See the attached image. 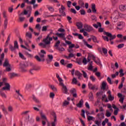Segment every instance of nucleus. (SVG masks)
<instances>
[{"label":"nucleus","mask_w":126,"mask_h":126,"mask_svg":"<svg viewBox=\"0 0 126 126\" xmlns=\"http://www.w3.org/2000/svg\"><path fill=\"white\" fill-rule=\"evenodd\" d=\"M19 56L21 58V59H22V60H26V58L24 57V55L22 54L21 53H19Z\"/></svg>","instance_id":"nucleus-35"},{"label":"nucleus","mask_w":126,"mask_h":126,"mask_svg":"<svg viewBox=\"0 0 126 126\" xmlns=\"http://www.w3.org/2000/svg\"><path fill=\"white\" fill-rule=\"evenodd\" d=\"M90 79H91L93 82H95L96 81V78L94 77V76H91L90 77Z\"/></svg>","instance_id":"nucleus-45"},{"label":"nucleus","mask_w":126,"mask_h":126,"mask_svg":"<svg viewBox=\"0 0 126 126\" xmlns=\"http://www.w3.org/2000/svg\"><path fill=\"white\" fill-rule=\"evenodd\" d=\"M1 109L4 115H8V112H7V110H6V108L4 107H3V105H1Z\"/></svg>","instance_id":"nucleus-17"},{"label":"nucleus","mask_w":126,"mask_h":126,"mask_svg":"<svg viewBox=\"0 0 126 126\" xmlns=\"http://www.w3.org/2000/svg\"><path fill=\"white\" fill-rule=\"evenodd\" d=\"M105 119V115L103 114V113H98L96 115V120H95L94 123L95 125H97L98 126H101V123H102V120Z\"/></svg>","instance_id":"nucleus-3"},{"label":"nucleus","mask_w":126,"mask_h":126,"mask_svg":"<svg viewBox=\"0 0 126 126\" xmlns=\"http://www.w3.org/2000/svg\"><path fill=\"white\" fill-rule=\"evenodd\" d=\"M8 22H7V19H5L4 20V29H6L7 27V24Z\"/></svg>","instance_id":"nucleus-30"},{"label":"nucleus","mask_w":126,"mask_h":126,"mask_svg":"<svg viewBox=\"0 0 126 126\" xmlns=\"http://www.w3.org/2000/svg\"><path fill=\"white\" fill-rule=\"evenodd\" d=\"M48 8L50 11H51V12H54V8H53V7L50 6V7H48Z\"/></svg>","instance_id":"nucleus-56"},{"label":"nucleus","mask_w":126,"mask_h":126,"mask_svg":"<svg viewBox=\"0 0 126 126\" xmlns=\"http://www.w3.org/2000/svg\"><path fill=\"white\" fill-rule=\"evenodd\" d=\"M20 22H23L25 20V17L20 16L19 17Z\"/></svg>","instance_id":"nucleus-53"},{"label":"nucleus","mask_w":126,"mask_h":126,"mask_svg":"<svg viewBox=\"0 0 126 126\" xmlns=\"http://www.w3.org/2000/svg\"><path fill=\"white\" fill-rule=\"evenodd\" d=\"M124 47H125V44H124V43H122V44H119L117 46V48L118 49H122V48H124Z\"/></svg>","instance_id":"nucleus-44"},{"label":"nucleus","mask_w":126,"mask_h":126,"mask_svg":"<svg viewBox=\"0 0 126 126\" xmlns=\"http://www.w3.org/2000/svg\"><path fill=\"white\" fill-rule=\"evenodd\" d=\"M0 95L2 98H6V95L2 92V90H0Z\"/></svg>","instance_id":"nucleus-25"},{"label":"nucleus","mask_w":126,"mask_h":126,"mask_svg":"<svg viewBox=\"0 0 126 126\" xmlns=\"http://www.w3.org/2000/svg\"><path fill=\"white\" fill-rule=\"evenodd\" d=\"M79 4L80 5V6H82V7L84 6V2L81 0L79 1Z\"/></svg>","instance_id":"nucleus-52"},{"label":"nucleus","mask_w":126,"mask_h":126,"mask_svg":"<svg viewBox=\"0 0 126 126\" xmlns=\"http://www.w3.org/2000/svg\"><path fill=\"white\" fill-rule=\"evenodd\" d=\"M48 27H49L48 26H44L42 27V29L41 30L42 32H46V31H47V30H48Z\"/></svg>","instance_id":"nucleus-33"},{"label":"nucleus","mask_w":126,"mask_h":126,"mask_svg":"<svg viewBox=\"0 0 126 126\" xmlns=\"http://www.w3.org/2000/svg\"><path fill=\"white\" fill-rule=\"evenodd\" d=\"M93 60L94 61V62L97 63V64H101V62L100 61V60H99L97 58V60H96V59H95V57L93 58Z\"/></svg>","instance_id":"nucleus-28"},{"label":"nucleus","mask_w":126,"mask_h":126,"mask_svg":"<svg viewBox=\"0 0 126 126\" xmlns=\"http://www.w3.org/2000/svg\"><path fill=\"white\" fill-rule=\"evenodd\" d=\"M57 36H58L60 38H62L63 40H65V37L64 36V33H56L55 34Z\"/></svg>","instance_id":"nucleus-14"},{"label":"nucleus","mask_w":126,"mask_h":126,"mask_svg":"<svg viewBox=\"0 0 126 126\" xmlns=\"http://www.w3.org/2000/svg\"><path fill=\"white\" fill-rule=\"evenodd\" d=\"M82 113L81 114V116L82 117V118H83L84 119H85V110L84 109H82L81 110Z\"/></svg>","instance_id":"nucleus-34"},{"label":"nucleus","mask_w":126,"mask_h":126,"mask_svg":"<svg viewBox=\"0 0 126 126\" xmlns=\"http://www.w3.org/2000/svg\"><path fill=\"white\" fill-rule=\"evenodd\" d=\"M65 9V8L63 5H61V8L59 9V12H62L63 11H64V10Z\"/></svg>","instance_id":"nucleus-37"},{"label":"nucleus","mask_w":126,"mask_h":126,"mask_svg":"<svg viewBox=\"0 0 126 126\" xmlns=\"http://www.w3.org/2000/svg\"><path fill=\"white\" fill-rule=\"evenodd\" d=\"M3 66L6 67V71H10L11 70V65L9 64L8 60L5 59L3 64Z\"/></svg>","instance_id":"nucleus-5"},{"label":"nucleus","mask_w":126,"mask_h":126,"mask_svg":"<svg viewBox=\"0 0 126 126\" xmlns=\"http://www.w3.org/2000/svg\"><path fill=\"white\" fill-rule=\"evenodd\" d=\"M53 35H55V33H53L52 32H50V33L47 35V37L43 39V43H39V46H42L43 48H46L47 45H50V44H51V41H53V38L54 40L57 41V40H58V37H55Z\"/></svg>","instance_id":"nucleus-1"},{"label":"nucleus","mask_w":126,"mask_h":126,"mask_svg":"<svg viewBox=\"0 0 126 126\" xmlns=\"http://www.w3.org/2000/svg\"><path fill=\"white\" fill-rule=\"evenodd\" d=\"M84 28L85 29V31L87 32H89L90 33V32H94V29L92 26L88 25V24H85L84 25Z\"/></svg>","instance_id":"nucleus-6"},{"label":"nucleus","mask_w":126,"mask_h":126,"mask_svg":"<svg viewBox=\"0 0 126 126\" xmlns=\"http://www.w3.org/2000/svg\"><path fill=\"white\" fill-rule=\"evenodd\" d=\"M28 113H29V111H24L22 112L21 115L22 116H23V115H27Z\"/></svg>","instance_id":"nucleus-63"},{"label":"nucleus","mask_w":126,"mask_h":126,"mask_svg":"<svg viewBox=\"0 0 126 126\" xmlns=\"http://www.w3.org/2000/svg\"><path fill=\"white\" fill-rule=\"evenodd\" d=\"M9 49L11 50L12 52L15 51V49H18V43L17 41H15L14 43V47L13 46L10 45Z\"/></svg>","instance_id":"nucleus-7"},{"label":"nucleus","mask_w":126,"mask_h":126,"mask_svg":"<svg viewBox=\"0 0 126 126\" xmlns=\"http://www.w3.org/2000/svg\"><path fill=\"white\" fill-rule=\"evenodd\" d=\"M119 9L121 11H125V10H126V4L120 5L119 6Z\"/></svg>","instance_id":"nucleus-21"},{"label":"nucleus","mask_w":126,"mask_h":126,"mask_svg":"<svg viewBox=\"0 0 126 126\" xmlns=\"http://www.w3.org/2000/svg\"><path fill=\"white\" fill-rule=\"evenodd\" d=\"M92 39L94 43H97V44L99 43V41L97 40V37H96L95 36L93 35L92 36Z\"/></svg>","instance_id":"nucleus-23"},{"label":"nucleus","mask_w":126,"mask_h":126,"mask_svg":"<svg viewBox=\"0 0 126 126\" xmlns=\"http://www.w3.org/2000/svg\"><path fill=\"white\" fill-rule=\"evenodd\" d=\"M83 42L85 45V46H86L87 47V48H89V49H92L93 48V46H92V45H91L90 44H89L86 41H85V40H83Z\"/></svg>","instance_id":"nucleus-15"},{"label":"nucleus","mask_w":126,"mask_h":126,"mask_svg":"<svg viewBox=\"0 0 126 126\" xmlns=\"http://www.w3.org/2000/svg\"><path fill=\"white\" fill-rule=\"evenodd\" d=\"M72 82L74 83V84H77V80H76V78H73L72 79Z\"/></svg>","instance_id":"nucleus-60"},{"label":"nucleus","mask_w":126,"mask_h":126,"mask_svg":"<svg viewBox=\"0 0 126 126\" xmlns=\"http://www.w3.org/2000/svg\"><path fill=\"white\" fill-rule=\"evenodd\" d=\"M70 92L71 94H72L73 97L74 98H76L77 97V94H76V90L75 89H72L70 90Z\"/></svg>","instance_id":"nucleus-13"},{"label":"nucleus","mask_w":126,"mask_h":126,"mask_svg":"<svg viewBox=\"0 0 126 126\" xmlns=\"http://www.w3.org/2000/svg\"><path fill=\"white\" fill-rule=\"evenodd\" d=\"M41 117L42 120V123L43 126H45L46 125V122H48V120L47 119V117H46V115L43 114V113H41Z\"/></svg>","instance_id":"nucleus-9"},{"label":"nucleus","mask_w":126,"mask_h":126,"mask_svg":"<svg viewBox=\"0 0 126 126\" xmlns=\"http://www.w3.org/2000/svg\"><path fill=\"white\" fill-rule=\"evenodd\" d=\"M120 17H121V18H126V14H119Z\"/></svg>","instance_id":"nucleus-51"},{"label":"nucleus","mask_w":126,"mask_h":126,"mask_svg":"<svg viewBox=\"0 0 126 126\" xmlns=\"http://www.w3.org/2000/svg\"><path fill=\"white\" fill-rule=\"evenodd\" d=\"M47 59H48L49 60H51V61H53V59H54V57L52 55H48Z\"/></svg>","instance_id":"nucleus-57"},{"label":"nucleus","mask_w":126,"mask_h":126,"mask_svg":"<svg viewBox=\"0 0 126 126\" xmlns=\"http://www.w3.org/2000/svg\"><path fill=\"white\" fill-rule=\"evenodd\" d=\"M88 87L90 89L92 90V87L93 86V84H92L90 82L88 83Z\"/></svg>","instance_id":"nucleus-59"},{"label":"nucleus","mask_w":126,"mask_h":126,"mask_svg":"<svg viewBox=\"0 0 126 126\" xmlns=\"http://www.w3.org/2000/svg\"><path fill=\"white\" fill-rule=\"evenodd\" d=\"M63 86V91L65 94H67V88L64 85H62Z\"/></svg>","instance_id":"nucleus-22"},{"label":"nucleus","mask_w":126,"mask_h":126,"mask_svg":"<svg viewBox=\"0 0 126 126\" xmlns=\"http://www.w3.org/2000/svg\"><path fill=\"white\" fill-rule=\"evenodd\" d=\"M57 49L59 52H63L64 51V48L62 46H58Z\"/></svg>","instance_id":"nucleus-29"},{"label":"nucleus","mask_w":126,"mask_h":126,"mask_svg":"<svg viewBox=\"0 0 126 126\" xmlns=\"http://www.w3.org/2000/svg\"><path fill=\"white\" fill-rule=\"evenodd\" d=\"M93 26H94V28H96L97 29L99 27H102V24L100 22H97L96 24H93Z\"/></svg>","instance_id":"nucleus-16"},{"label":"nucleus","mask_w":126,"mask_h":126,"mask_svg":"<svg viewBox=\"0 0 126 126\" xmlns=\"http://www.w3.org/2000/svg\"><path fill=\"white\" fill-rule=\"evenodd\" d=\"M58 80L60 82V84L62 85H63V80L61 78H58Z\"/></svg>","instance_id":"nucleus-42"},{"label":"nucleus","mask_w":126,"mask_h":126,"mask_svg":"<svg viewBox=\"0 0 126 126\" xmlns=\"http://www.w3.org/2000/svg\"><path fill=\"white\" fill-rule=\"evenodd\" d=\"M80 12L81 15H85V14L86 13V12H85V10H84V9L80 10Z\"/></svg>","instance_id":"nucleus-47"},{"label":"nucleus","mask_w":126,"mask_h":126,"mask_svg":"<svg viewBox=\"0 0 126 126\" xmlns=\"http://www.w3.org/2000/svg\"><path fill=\"white\" fill-rule=\"evenodd\" d=\"M32 99L33 101H34V102H35L36 103H39V99L36 98V96H35V95H33Z\"/></svg>","instance_id":"nucleus-38"},{"label":"nucleus","mask_w":126,"mask_h":126,"mask_svg":"<svg viewBox=\"0 0 126 126\" xmlns=\"http://www.w3.org/2000/svg\"><path fill=\"white\" fill-rule=\"evenodd\" d=\"M106 86H107V83H106L105 82H103L102 84V89H106Z\"/></svg>","instance_id":"nucleus-48"},{"label":"nucleus","mask_w":126,"mask_h":126,"mask_svg":"<svg viewBox=\"0 0 126 126\" xmlns=\"http://www.w3.org/2000/svg\"><path fill=\"white\" fill-rule=\"evenodd\" d=\"M50 88L53 90V91H54V92H56L57 91V88L55 87L54 85H51Z\"/></svg>","instance_id":"nucleus-40"},{"label":"nucleus","mask_w":126,"mask_h":126,"mask_svg":"<svg viewBox=\"0 0 126 126\" xmlns=\"http://www.w3.org/2000/svg\"><path fill=\"white\" fill-rule=\"evenodd\" d=\"M82 72H83V75L84 78H88V77H87V73L85 72V71H84V70H82Z\"/></svg>","instance_id":"nucleus-46"},{"label":"nucleus","mask_w":126,"mask_h":126,"mask_svg":"<svg viewBox=\"0 0 126 126\" xmlns=\"http://www.w3.org/2000/svg\"><path fill=\"white\" fill-rule=\"evenodd\" d=\"M50 98H54L55 97V94L54 93H50Z\"/></svg>","instance_id":"nucleus-64"},{"label":"nucleus","mask_w":126,"mask_h":126,"mask_svg":"<svg viewBox=\"0 0 126 126\" xmlns=\"http://www.w3.org/2000/svg\"><path fill=\"white\" fill-rule=\"evenodd\" d=\"M74 56H75V54L72 53H69L68 56H65L64 57L67 60H69V59H70L71 58H73Z\"/></svg>","instance_id":"nucleus-18"},{"label":"nucleus","mask_w":126,"mask_h":126,"mask_svg":"<svg viewBox=\"0 0 126 126\" xmlns=\"http://www.w3.org/2000/svg\"><path fill=\"white\" fill-rule=\"evenodd\" d=\"M39 69H40V67H34L32 69H31V70L30 71V72L32 74V72L33 71V70H39Z\"/></svg>","instance_id":"nucleus-31"},{"label":"nucleus","mask_w":126,"mask_h":126,"mask_svg":"<svg viewBox=\"0 0 126 126\" xmlns=\"http://www.w3.org/2000/svg\"><path fill=\"white\" fill-rule=\"evenodd\" d=\"M10 76L11 77V78H12V77H15V76H16V74H15V73H12L10 74Z\"/></svg>","instance_id":"nucleus-58"},{"label":"nucleus","mask_w":126,"mask_h":126,"mask_svg":"<svg viewBox=\"0 0 126 126\" xmlns=\"http://www.w3.org/2000/svg\"><path fill=\"white\" fill-rule=\"evenodd\" d=\"M61 63H62L63 65H65L66 64V62L64 61V60L62 59V60H61Z\"/></svg>","instance_id":"nucleus-50"},{"label":"nucleus","mask_w":126,"mask_h":126,"mask_svg":"<svg viewBox=\"0 0 126 126\" xmlns=\"http://www.w3.org/2000/svg\"><path fill=\"white\" fill-rule=\"evenodd\" d=\"M112 115V113H110L109 110H106V116L107 117V118H109V117H111Z\"/></svg>","instance_id":"nucleus-36"},{"label":"nucleus","mask_w":126,"mask_h":126,"mask_svg":"<svg viewBox=\"0 0 126 126\" xmlns=\"http://www.w3.org/2000/svg\"><path fill=\"white\" fill-rule=\"evenodd\" d=\"M102 52H103V54H104V55H106V54L108 53V50H107V49H106L105 48H102Z\"/></svg>","instance_id":"nucleus-49"},{"label":"nucleus","mask_w":126,"mask_h":126,"mask_svg":"<svg viewBox=\"0 0 126 126\" xmlns=\"http://www.w3.org/2000/svg\"><path fill=\"white\" fill-rule=\"evenodd\" d=\"M8 112H12L13 111V108L11 106L8 107Z\"/></svg>","instance_id":"nucleus-62"},{"label":"nucleus","mask_w":126,"mask_h":126,"mask_svg":"<svg viewBox=\"0 0 126 126\" xmlns=\"http://www.w3.org/2000/svg\"><path fill=\"white\" fill-rule=\"evenodd\" d=\"M61 43V41H60V40H58V41H57V42L55 43V47H56L57 48H58V47H60V43Z\"/></svg>","instance_id":"nucleus-54"},{"label":"nucleus","mask_w":126,"mask_h":126,"mask_svg":"<svg viewBox=\"0 0 126 126\" xmlns=\"http://www.w3.org/2000/svg\"><path fill=\"white\" fill-rule=\"evenodd\" d=\"M87 119L89 122H90V121H94V120H95V118L91 116H88Z\"/></svg>","instance_id":"nucleus-26"},{"label":"nucleus","mask_w":126,"mask_h":126,"mask_svg":"<svg viewBox=\"0 0 126 126\" xmlns=\"http://www.w3.org/2000/svg\"><path fill=\"white\" fill-rule=\"evenodd\" d=\"M91 90H98V87L96 85H93Z\"/></svg>","instance_id":"nucleus-39"},{"label":"nucleus","mask_w":126,"mask_h":126,"mask_svg":"<svg viewBox=\"0 0 126 126\" xmlns=\"http://www.w3.org/2000/svg\"><path fill=\"white\" fill-rule=\"evenodd\" d=\"M76 26L78 27V29H82L83 28V24L81 22L77 23Z\"/></svg>","instance_id":"nucleus-19"},{"label":"nucleus","mask_w":126,"mask_h":126,"mask_svg":"<svg viewBox=\"0 0 126 126\" xmlns=\"http://www.w3.org/2000/svg\"><path fill=\"white\" fill-rule=\"evenodd\" d=\"M52 116L54 118L53 121L51 122V126H56L57 125V116H56V113H53Z\"/></svg>","instance_id":"nucleus-10"},{"label":"nucleus","mask_w":126,"mask_h":126,"mask_svg":"<svg viewBox=\"0 0 126 126\" xmlns=\"http://www.w3.org/2000/svg\"><path fill=\"white\" fill-rule=\"evenodd\" d=\"M83 105V99H81L79 103L76 104L78 108H81Z\"/></svg>","instance_id":"nucleus-20"},{"label":"nucleus","mask_w":126,"mask_h":126,"mask_svg":"<svg viewBox=\"0 0 126 126\" xmlns=\"http://www.w3.org/2000/svg\"><path fill=\"white\" fill-rule=\"evenodd\" d=\"M89 99L91 101H93V99H94V96H93V93L92 92H91L90 93Z\"/></svg>","instance_id":"nucleus-27"},{"label":"nucleus","mask_w":126,"mask_h":126,"mask_svg":"<svg viewBox=\"0 0 126 126\" xmlns=\"http://www.w3.org/2000/svg\"><path fill=\"white\" fill-rule=\"evenodd\" d=\"M45 55H46V51L43 50H41L40 52L39 53L40 57L38 56V55H36L35 56V59H36L37 62H44L45 61V59H44Z\"/></svg>","instance_id":"nucleus-4"},{"label":"nucleus","mask_w":126,"mask_h":126,"mask_svg":"<svg viewBox=\"0 0 126 126\" xmlns=\"http://www.w3.org/2000/svg\"><path fill=\"white\" fill-rule=\"evenodd\" d=\"M68 104H69V102H68V101H67L66 100H64L63 102V107H65V106H67V105H68Z\"/></svg>","instance_id":"nucleus-43"},{"label":"nucleus","mask_w":126,"mask_h":126,"mask_svg":"<svg viewBox=\"0 0 126 126\" xmlns=\"http://www.w3.org/2000/svg\"><path fill=\"white\" fill-rule=\"evenodd\" d=\"M102 38L103 39V40H104V41H107V42H109V38H108V37L102 36Z\"/></svg>","instance_id":"nucleus-55"},{"label":"nucleus","mask_w":126,"mask_h":126,"mask_svg":"<svg viewBox=\"0 0 126 126\" xmlns=\"http://www.w3.org/2000/svg\"><path fill=\"white\" fill-rule=\"evenodd\" d=\"M124 27H125V22H119L117 23V30H122Z\"/></svg>","instance_id":"nucleus-8"},{"label":"nucleus","mask_w":126,"mask_h":126,"mask_svg":"<svg viewBox=\"0 0 126 126\" xmlns=\"http://www.w3.org/2000/svg\"><path fill=\"white\" fill-rule=\"evenodd\" d=\"M104 34H105V35H106V36H107L108 37H109V40L110 41H112V40H114V39H115L116 37V35H112V33H110V32H105Z\"/></svg>","instance_id":"nucleus-11"},{"label":"nucleus","mask_w":126,"mask_h":126,"mask_svg":"<svg viewBox=\"0 0 126 126\" xmlns=\"http://www.w3.org/2000/svg\"><path fill=\"white\" fill-rule=\"evenodd\" d=\"M119 73H120V76L121 77H122V76H124V75H125V73H124V70L123 69H121L119 71Z\"/></svg>","instance_id":"nucleus-32"},{"label":"nucleus","mask_w":126,"mask_h":126,"mask_svg":"<svg viewBox=\"0 0 126 126\" xmlns=\"http://www.w3.org/2000/svg\"><path fill=\"white\" fill-rule=\"evenodd\" d=\"M26 36L29 37V39H32V34L30 32H27L26 34Z\"/></svg>","instance_id":"nucleus-41"},{"label":"nucleus","mask_w":126,"mask_h":126,"mask_svg":"<svg viewBox=\"0 0 126 126\" xmlns=\"http://www.w3.org/2000/svg\"><path fill=\"white\" fill-rule=\"evenodd\" d=\"M92 11L94 13H95L97 10H96V7L95 6V4H92Z\"/></svg>","instance_id":"nucleus-24"},{"label":"nucleus","mask_w":126,"mask_h":126,"mask_svg":"<svg viewBox=\"0 0 126 126\" xmlns=\"http://www.w3.org/2000/svg\"><path fill=\"white\" fill-rule=\"evenodd\" d=\"M118 96L119 98H120V99H119L120 102L122 103V104H123V103H124V100H125V98L126 96L122 95V94H121V93H118Z\"/></svg>","instance_id":"nucleus-12"},{"label":"nucleus","mask_w":126,"mask_h":126,"mask_svg":"<svg viewBox=\"0 0 126 126\" xmlns=\"http://www.w3.org/2000/svg\"><path fill=\"white\" fill-rule=\"evenodd\" d=\"M70 12H72V13H74V14H76V10H75V9L71 8Z\"/></svg>","instance_id":"nucleus-61"},{"label":"nucleus","mask_w":126,"mask_h":126,"mask_svg":"<svg viewBox=\"0 0 126 126\" xmlns=\"http://www.w3.org/2000/svg\"><path fill=\"white\" fill-rule=\"evenodd\" d=\"M7 79L6 78H2V82H0V87L3 86V85H5V87H3L1 90H10V85L9 84L6 82Z\"/></svg>","instance_id":"nucleus-2"}]
</instances>
